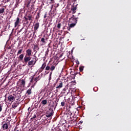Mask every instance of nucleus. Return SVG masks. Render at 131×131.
<instances>
[{
  "label": "nucleus",
  "instance_id": "f257e3e1",
  "mask_svg": "<svg viewBox=\"0 0 131 131\" xmlns=\"http://www.w3.org/2000/svg\"><path fill=\"white\" fill-rule=\"evenodd\" d=\"M54 114V111L52 108H49V110L46 113V117H52Z\"/></svg>",
  "mask_w": 131,
  "mask_h": 131
},
{
  "label": "nucleus",
  "instance_id": "f03ea898",
  "mask_svg": "<svg viewBox=\"0 0 131 131\" xmlns=\"http://www.w3.org/2000/svg\"><path fill=\"white\" fill-rule=\"evenodd\" d=\"M16 98H15L14 95H10L8 96L7 101H8V102H11V103H13V102H14Z\"/></svg>",
  "mask_w": 131,
  "mask_h": 131
},
{
  "label": "nucleus",
  "instance_id": "7ed1b4c3",
  "mask_svg": "<svg viewBox=\"0 0 131 131\" xmlns=\"http://www.w3.org/2000/svg\"><path fill=\"white\" fill-rule=\"evenodd\" d=\"M30 60H31V57L30 56L25 55L24 58V62L25 63V64H27V63H28V61H30Z\"/></svg>",
  "mask_w": 131,
  "mask_h": 131
},
{
  "label": "nucleus",
  "instance_id": "20e7f679",
  "mask_svg": "<svg viewBox=\"0 0 131 131\" xmlns=\"http://www.w3.org/2000/svg\"><path fill=\"white\" fill-rule=\"evenodd\" d=\"M69 21L71 23H75L76 24L77 23V18H74V15H73L69 19Z\"/></svg>",
  "mask_w": 131,
  "mask_h": 131
},
{
  "label": "nucleus",
  "instance_id": "39448f33",
  "mask_svg": "<svg viewBox=\"0 0 131 131\" xmlns=\"http://www.w3.org/2000/svg\"><path fill=\"white\" fill-rule=\"evenodd\" d=\"M20 22H21V19L19 17H17L16 20L14 23V27L16 28L17 26H19V24H20Z\"/></svg>",
  "mask_w": 131,
  "mask_h": 131
},
{
  "label": "nucleus",
  "instance_id": "423d86ee",
  "mask_svg": "<svg viewBox=\"0 0 131 131\" xmlns=\"http://www.w3.org/2000/svg\"><path fill=\"white\" fill-rule=\"evenodd\" d=\"M36 63V60L34 61V60L32 59L31 60H30L28 61V66H34L35 65V63Z\"/></svg>",
  "mask_w": 131,
  "mask_h": 131
},
{
  "label": "nucleus",
  "instance_id": "0eeeda50",
  "mask_svg": "<svg viewBox=\"0 0 131 131\" xmlns=\"http://www.w3.org/2000/svg\"><path fill=\"white\" fill-rule=\"evenodd\" d=\"M26 55L31 56V54H32V50L31 49H29L26 51Z\"/></svg>",
  "mask_w": 131,
  "mask_h": 131
},
{
  "label": "nucleus",
  "instance_id": "6e6552de",
  "mask_svg": "<svg viewBox=\"0 0 131 131\" xmlns=\"http://www.w3.org/2000/svg\"><path fill=\"white\" fill-rule=\"evenodd\" d=\"M56 68V66H54V65H52L51 67H50V71H51L50 72V79H51V76H52V74L53 73V71H54V70H55V69Z\"/></svg>",
  "mask_w": 131,
  "mask_h": 131
},
{
  "label": "nucleus",
  "instance_id": "1a4fd4ad",
  "mask_svg": "<svg viewBox=\"0 0 131 131\" xmlns=\"http://www.w3.org/2000/svg\"><path fill=\"white\" fill-rule=\"evenodd\" d=\"M39 28V23H37L34 25V30L36 31Z\"/></svg>",
  "mask_w": 131,
  "mask_h": 131
},
{
  "label": "nucleus",
  "instance_id": "9d476101",
  "mask_svg": "<svg viewBox=\"0 0 131 131\" xmlns=\"http://www.w3.org/2000/svg\"><path fill=\"white\" fill-rule=\"evenodd\" d=\"M77 9V8L76 7L73 6L71 9V11H72V14H75L76 13Z\"/></svg>",
  "mask_w": 131,
  "mask_h": 131
},
{
  "label": "nucleus",
  "instance_id": "9b49d317",
  "mask_svg": "<svg viewBox=\"0 0 131 131\" xmlns=\"http://www.w3.org/2000/svg\"><path fill=\"white\" fill-rule=\"evenodd\" d=\"M5 13V7L0 5V14H4Z\"/></svg>",
  "mask_w": 131,
  "mask_h": 131
},
{
  "label": "nucleus",
  "instance_id": "f8f14e48",
  "mask_svg": "<svg viewBox=\"0 0 131 131\" xmlns=\"http://www.w3.org/2000/svg\"><path fill=\"white\" fill-rule=\"evenodd\" d=\"M2 128L4 129V130H5V129H8V128H9L8 123L4 124L2 126Z\"/></svg>",
  "mask_w": 131,
  "mask_h": 131
},
{
  "label": "nucleus",
  "instance_id": "ddd939ff",
  "mask_svg": "<svg viewBox=\"0 0 131 131\" xmlns=\"http://www.w3.org/2000/svg\"><path fill=\"white\" fill-rule=\"evenodd\" d=\"M40 80V77L39 76H38V77H36L34 79V81H35V82L34 83V85H35L37 82V81H38V80Z\"/></svg>",
  "mask_w": 131,
  "mask_h": 131
},
{
  "label": "nucleus",
  "instance_id": "4468645a",
  "mask_svg": "<svg viewBox=\"0 0 131 131\" xmlns=\"http://www.w3.org/2000/svg\"><path fill=\"white\" fill-rule=\"evenodd\" d=\"M63 87V83L62 82H60L57 85L56 89H61V88Z\"/></svg>",
  "mask_w": 131,
  "mask_h": 131
},
{
  "label": "nucleus",
  "instance_id": "2eb2a0df",
  "mask_svg": "<svg viewBox=\"0 0 131 131\" xmlns=\"http://www.w3.org/2000/svg\"><path fill=\"white\" fill-rule=\"evenodd\" d=\"M40 42L42 43L41 44V46H45V45H46V39H45V38H41Z\"/></svg>",
  "mask_w": 131,
  "mask_h": 131
},
{
  "label": "nucleus",
  "instance_id": "dca6fc26",
  "mask_svg": "<svg viewBox=\"0 0 131 131\" xmlns=\"http://www.w3.org/2000/svg\"><path fill=\"white\" fill-rule=\"evenodd\" d=\"M20 85L23 86V88L25 87V80L21 79L20 82Z\"/></svg>",
  "mask_w": 131,
  "mask_h": 131
},
{
  "label": "nucleus",
  "instance_id": "f3484780",
  "mask_svg": "<svg viewBox=\"0 0 131 131\" xmlns=\"http://www.w3.org/2000/svg\"><path fill=\"white\" fill-rule=\"evenodd\" d=\"M32 88H30L29 90L27 91L26 94H28V95H31L32 93Z\"/></svg>",
  "mask_w": 131,
  "mask_h": 131
},
{
  "label": "nucleus",
  "instance_id": "a211bd4d",
  "mask_svg": "<svg viewBox=\"0 0 131 131\" xmlns=\"http://www.w3.org/2000/svg\"><path fill=\"white\" fill-rule=\"evenodd\" d=\"M23 51V47L21 48V49L19 50L17 53V56H18L20 54H22V52Z\"/></svg>",
  "mask_w": 131,
  "mask_h": 131
},
{
  "label": "nucleus",
  "instance_id": "6ab92c4d",
  "mask_svg": "<svg viewBox=\"0 0 131 131\" xmlns=\"http://www.w3.org/2000/svg\"><path fill=\"white\" fill-rule=\"evenodd\" d=\"M46 66H47V63L44 62L42 64L41 67L40 68V69L42 70H43L45 68H46Z\"/></svg>",
  "mask_w": 131,
  "mask_h": 131
},
{
  "label": "nucleus",
  "instance_id": "aec40b11",
  "mask_svg": "<svg viewBox=\"0 0 131 131\" xmlns=\"http://www.w3.org/2000/svg\"><path fill=\"white\" fill-rule=\"evenodd\" d=\"M23 58H24V54H21L19 56V59L20 61H22L23 60Z\"/></svg>",
  "mask_w": 131,
  "mask_h": 131
},
{
  "label": "nucleus",
  "instance_id": "412c9836",
  "mask_svg": "<svg viewBox=\"0 0 131 131\" xmlns=\"http://www.w3.org/2000/svg\"><path fill=\"white\" fill-rule=\"evenodd\" d=\"M48 103V101H47V99L43 100L41 103H42V105H47V103Z\"/></svg>",
  "mask_w": 131,
  "mask_h": 131
},
{
  "label": "nucleus",
  "instance_id": "4be33fe9",
  "mask_svg": "<svg viewBox=\"0 0 131 131\" xmlns=\"http://www.w3.org/2000/svg\"><path fill=\"white\" fill-rule=\"evenodd\" d=\"M75 122H76V119H74L73 120L70 121V123H71V124H74Z\"/></svg>",
  "mask_w": 131,
  "mask_h": 131
},
{
  "label": "nucleus",
  "instance_id": "5701e85b",
  "mask_svg": "<svg viewBox=\"0 0 131 131\" xmlns=\"http://www.w3.org/2000/svg\"><path fill=\"white\" fill-rule=\"evenodd\" d=\"M65 103H66V100H64L61 102V106L64 107V106H65Z\"/></svg>",
  "mask_w": 131,
  "mask_h": 131
},
{
  "label": "nucleus",
  "instance_id": "b1692460",
  "mask_svg": "<svg viewBox=\"0 0 131 131\" xmlns=\"http://www.w3.org/2000/svg\"><path fill=\"white\" fill-rule=\"evenodd\" d=\"M27 17H28V20L29 21H32V15H31V16L28 15V16H27Z\"/></svg>",
  "mask_w": 131,
  "mask_h": 131
},
{
  "label": "nucleus",
  "instance_id": "393cba45",
  "mask_svg": "<svg viewBox=\"0 0 131 131\" xmlns=\"http://www.w3.org/2000/svg\"><path fill=\"white\" fill-rule=\"evenodd\" d=\"M76 25V24L75 23H72L71 25H70V27H71V28H72V27H74Z\"/></svg>",
  "mask_w": 131,
  "mask_h": 131
},
{
  "label": "nucleus",
  "instance_id": "a878e982",
  "mask_svg": "<svg viewBox=\"0 0 131 131\" xmlns=\"http://www.w3.org/2000/svg\"><path fill=\"white\" fill-rule=\"evenodd\" d=\"M39 15H40L39 12H38L37 13V15L36 16V20H37V19H39Z\"/></svg>",
  "mask_w": 131,
  "mask_h": 131
},
{
  "label": "nucleus",
  "instance_id": "bb28decb",
  "mask_svg": "<svg viewBox=\"0 0 131 131\" xmlns=\"http://www.w3.org/2000/svg\"><path fill=\"white\" fill-rule=\"evenodd\" d=\"M83 68H84L83 66L79 67V71H80V72H82V71H83Z\"/></svg>",
  "mask_w": 131,
  "mask_h": 131
},
{
  "label": "nucleus",
  "instance_id": "cd10ccee",
  "mask_svg": "<svg viewBox=\"0 0 131 131\" xmlns=\"http://www.w3.org/2000/svg\"><path fill=\"white\" fill-rule=\"evenodd\" d=\"M20 4V2H16V4L14 6V8H16L18 7V5Z\"/></svg>",
  "mask_w": 131,
  "mask_h": 131
},
{
  "label": "nucleus",
  "instance_id": "c85d7f7f",
  "mask_svg": "<svg viewBox=\"0 0 131 131\" xmlns=\"http://www.w3.org/2000/svg\"><path fill=\"white\" fill-rule=\"evenodd\" d=\"M46 70H51V67L49 66H47L46 67Z\"/></svg>",
  "mask_w": 131,
  "mask_h": 131
},
{
  "label": "nucleus",
  "instance_id": "c756f323",
  "mask_svg": "<svg viewBox=\"0 0 131 131\" xmlns=\"http://www.w3.org/2000/svg\"><path fill=\"white\" fill-rule=\"evenodd\" d=\"M59 5L58 3H55V4H54V7H55V9H56V8H58V7H59Z\"/></svg>",
  "mask_w": 131,
  "mask_h": 131
},
{
  "label": "nucleus",
  "instance_id": "7c9ffc66",
  "mask_svg": "<svg viewBox=\"0 0 131 131\" xmlns=\"http://www.w3.org/2000/svg\"><path fill=\"white\" fill-rule=\"evenodd\" d=\"M66 93H67L66 89H63L62 91V94H66Z\"/></svg>",
  "mask_w": 131,
  "mask_h": 131
},
{
  "label": "nucleus",
  "instance_id": "2f4dec72",
  "mask_svg": "<svg viewBox=\"0 0 131 131\" xmlns=\"http://www.w3.org/2000/svg\"><path fill=\"white\" fill-rule=\"evenodd\" d=\"M12 107V108H16V107H17V104L16 103L13 104Z\"/></svg>",
  "mask_w": 131,
  "mask_h": 131
},
{
  "label": "nucleus",
  "instance_id": "473e14b6",
  "mask_svg": "<svg viewBox=\"0 0 131 131\" xmlns=\"http://www.w3.org/2000/svg\"><path fill=\"white\" fill-rule=\"evenodd\" d=\"M11 0H3V3H9Z\"/></svg>",
  "mask_w": 131,
  "mask_h": 131
},
{
  "label": "nucleus",
  "instance_id": "72a5a7b5",
  "mask_svg": "<svg viewBox=\"0 0 131 131\" xmlns=\"http://www.w3.org/2000/svg\"><path fill=\"white\" fill-rule=\"evenodd\" d=\"M57 28L60 29L61 28V24L59 23L57 25Z\"/></svg>",
  "mask_w": 131,
  "mask_h": 131
},
{
  "label": "nucleus",
  "instance_id": "f704fd0d",
  "mask_svg": "<svg viewBox=\"0 0 131 131\" xmlns=\"http://www.w3.org/2000/svg\"><path fill=\"white\" fill-rule=\"evenodd\" d=\"M55 3V0H50L49 4H54Z\"/></svg>",
  "mask_w": 131,
  "mask_h": 131
},
{
  "label": "nucleus",
  "instance_id": "c9c22d12",
  "mask_svg": "<svg viewBox=\"0 0 131 131\" xmlns=\"http://www.w3.org/2000/svg\"><path fill=\"white\" fill-rule=\"evenodd\" d=\"M28 111L29 112H31V111H32V110H31L30 109V107H29L28 108Z\"/></svg>",
  "mask_w": 131,
  "mask_h": 131
},
{
  "label": "nucleus",
  "instance_id": "e433bc0d",
  "mask_svg": "<svg viewBox=\"0 0 131 131\" xmlns=\"http://www.w3.org/2000/svg\"><path fill=\"white\" fill-rule=\"evenodd\" d=\"M24 18H25V20H26V21H28V17H25V16H24Z\"/></svg>",
  "mask_w": 131,
  "mask_h": 131
},
{
  "label": "nucleus",
  "instance_id": "4c0bfd02",
  "mask_svg": "<svg viewBox=\"0 0 131 131\" xmlns=\"http://www.w3.org/2000/svg\"><path fill=\"white\" fill-rule=\"evenodd\" d=\"M33 79H34V78H33V77H32L30 80V82H33Z\"/></svg>",
  "mask_w": 131,
  "mask_h": 131
},
{
  "label": "nucleus",
  "instance_id": "58836bf2",
  "mask_svg": "<svg viewBox=\"0 0 131 131\" xmlns=\"http://www.w3.org/2000/svg\"><path fill=\"white\" fill-rule=\"evenodd\" d=\"M34 118H36V115H34V116H33L32 119H34Z\"/></svg>",
  "mask_w": 131,
  "mask_h": 131
},
{
  "label": "nucleus",
  "instance_id": "ea45409f",
  "mask_svg": "<svg viewBox=\"0 0 131 131\" xmlns=\"http://www.w3.org/2000/svg\"><path fill=\"white\" fill-rule=\"evenodd\" d=\"M71 27H70V26H69V27L67 28V29L69 31H70V29H71Z\"/></svg>",
  "mask_w": 131,
  "mask_h": 131
},
{
  "label": "nucleus",
  "instance_id": "a19ab883",
  "mask_svg": "<svg viewBox=\"0 0 131 131\" xmlns=\"http://www.w3.org/2000/svg\"><path fill=\"white\" fill-rule=\"evenodd\" d=\"M2 110H3V107L2 105H0V112H2Z\"/></svg>",
  "mask_w": 131,
  "mask_h": 131
},
{
  "label": "nucleus",
  "instance_id": "79ce46f5",
  "mask_svg": "<svg viewBox=\"0 0 131 131\" xmlns=\"http://www.w3.org/2000/svg\"><path fill=\"white\" fill-rule=\"evenodd\" d=\"M29 5H30V2L28 3L27 7H29Z\"/></svg>",
  "mask_w": 131,
  "mask_h": 131
},
{
  "label": "nucleus",
  "instance_id": "37998d69",
  "mask_svg": "<svg viewBox=\"0 0 131 131\" xmlns=\"http://www.w3.org/2000/svg\"><path fill=\"white\" fill-rule=\"evenodd\" d=\"M44 18H47V14H45L44 15Z\"/></svg>",
  "mask_w": 131,
  "mask_h": 131
},
{
  "label": "nucleus",
  "instance_id": "c03bdc74",
  "mask_svg": "<svg viewBox=\"0 0 131 131\" xmlns=\"http://www.w3.org/2000/svg\"><path fill=\"white\" fill-rule=\"evenodd\" d=\"M36 33V31H34V32H33V35H34V34H35Z\"/></svg>",
  "mask_w": 131,
  "mask_h": 131
},
{
  "label": "nucleus",
  "instance_id": "a18cd8bd",
  "mask_svg": "<svg viewBox=\"0 0 131 131\" xmlns=\"http://www.w3.org/2000/svg\"><path fill=\"white\" fill-rule=\"evenodd\" d=\"M76 63H77V64H78V65H79V61H77L76 62Z\"/></svg>",
  "mask_w": 131,
  "mask_h": 131
},
{
  "label": "nucleus",
  "instance_id": "49530a36",
  "mask_svg": "<svg viewBox=\"0 0 131 131\" xmlns=\"http://www.w3.org/2000/svg\"><path fill=\"white\" fill-rule=\"evenodd\" d=\"M62 56H63V54H61L59 56V58H61Z\"/></svg>",
  "mask_w": 131,
  "mask_h": 131
},
{
  "label": "nucleus",
  "instance_id": "de8ad7c7",
  "mask_svg": "<svg viewBox=\"0 0 131 131\" xmlns=\"http://www.w3.org/2000/svg\"><path fill=\"white\" fill-rule=\"evenodd\" d=\"M16 2H20V0H16Z\"/></svg>",
  "mask_w": 131,
  "mask_h": 131
},
{
  "label": "nucleus",
  "instance_id": "09e8293b",
  "mask_svg": "<svg viewBox=\"0 0 131 131\" xmlns=\"http://www.w3.org/2000/svg\"><path fill=\"white\" fill-rule=\"evenodd\" d=\"M27 24H28V20L27 21Z\"/></svg>",
  "mask_w": 131,
  "mask_h": 131
},
{
  "label": "nucleus",
  "instance_id": "8fccbe9b",
  "mask_svg": "<svg viewBox=\"0 0 131 131\" xmlns=\"http://www.w3.org/2000/svg\"><path fill=\"white\" fill-rule=\"evenodd\" d=\"M47 4H49V2H48V1H47Z\"/></svg>",
  "mask_w": 131,
  "mask_h": 131
},
{
  "label": "nucleus",
  "instance_id": "3c124183",
  "mask_svg": "<svg viewBox=\"0 0 131 131\" xmlns=\"http://www.w3.org/2000/svg\"><path fill=\"white\" fill-rule=\"evenodd\" d=\"M97 116H99V115H97L96 116V117H97Z\"/></svg>",
  "mask_w": 131,
  "mask_h": 131
},
{
  "label": "nucleus",
  "instance_id": "603ef678",
  "mask_svg": "<svg viewBox=\"0 0 131 131\" xmlns=\"http://www.w3.org/2000/svg\"><path fill=\"white\" fill-rule=\"evenodd\" d=\"M68 93H69V92H67V95H68Z\"/></svg>",
  "mask_w": 131,
  "mask_h": 131
},
{
  "label": "nucleus",
  "instance_id": "864d4df0",
  "mask_svg": "<svg viewBox=\"0 0 131 131\" xmlns=\"http://www.w3.org/2000/svg\"><path fill=\"white\" fill-rule=\"evenodd\" d=\"M19 49H21V47H19Z\"/></svg>",
  "mask_w": 131,
  "mask_h": 131
},
{
  "label": "nucleus",
  "instance_id": "5fc2aeb1",
  "mask_svg": "<svg viewBox=\"0 0 131 131\" xmlns=\"http://www.w3.org/2000/svg\"><path fill=\"white\" fill-rule=\"evenodd\" d=\"M19 46H20V45H18V47H19Z\"/></svg>",
  "mask_w": 131,
  "mask_h": 131
},
{
  "label": "nucleus",
  "instance_id": "6e6d98bb",
  "mask_svg": "<svg viewBox=\"0 0 131 131\" xmlns=\"http://www.w3.org/2000/svg\"><path fill=\"white\" fill-rule=\"evenodd\" d=\"M0 29H1V27H0Z\"/></svg>",
  "mask_w": 131,
  "mask_h": 131
}]
</instances>
